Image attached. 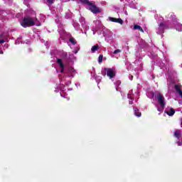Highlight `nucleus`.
I'll use <instances>...</instances> for the list:
<instances>
[{
	"label": "nucleus",
	"mask_w": 182,
	"mask_h": 182,
	"mask_svg": "<svg viewBox=\"0 0 182 182\" xmlns=\"http://www.w3.org/2000/svg\"><path fill=\"white\" fill-rule=\"evenodd\" d=\"M102 76H107L114 82V77H116V69L115 68H103L101 71Z\"/></svg>",
	"instance_id": "5"
},
{
	"label": "nucleus",
	"mask_w": 182,
	"mask_h": 182,
	"mask_svg": "<svg viewBox=\"0 0 182 182\" xmlns=\"http://www.w3.org/2000/svg\"><path fill=\"white\" fill-rule=\"evenodd\" d=\"M4 48H6V49H8L9 48V44H5Z\"/></svg>",
	"instance_id": "30"
},
{
	"label": "nucleus",
	"mask_w": 182,
	"mask_h": 182,
	"mask_svg": "<svg viewBox=\"0 0 182 182\" xmlns=\"http://www.w3.org/2000/svg\"><path fill=\"white\" fill-rule=\"evenodd\" d=\"M156 97L158 99L159 105H156V107L157 108L158 112H163L166 106V102H164V96H163L161 93L158 92Z\"/></svg>",
	"instance_id": "6"
},
{
	"label": "nucleus",
	"mask_w": 182,
	"mask_h": 182,
	"mask_svg": "<svg viewBox=\"0 0 182 182\" xmlns=\"http://www.w3.org/2000/svg\"><path fill=\"white\" fill-rule=\"evenodd\" d=\"M21 25L23 28H29V26H41V21L36 18V12L31 11L30 16H26L21 21Z\"/></svg>",
	"instance_id": "2"
},
{
	"label": "nucleus",
	"mask_w": 182,
	"mask_h": 182,
	"mask_svg": "<svg viewBox=\"0 0 182 182\" xmlns=\"http://www.w3.org/2000/svg\"><path fill=\"white\" fill-rule=\"evenodd\" d=\"M57 63L60 69V73H65V74L68 75V77H60V80L62 86H69L72 83L70 80H69V77H75V75H76V70L73 67H69L68 69H66V65H63V61H62V59H57Z\"/></svg>",
	"instance_id": "1"
},
{
	"label": "nucleus",
	"mask_w": 182,
	"mask_h": 182,
	"mask_svg": "<svg viewBox=\"0 0 182 182\" xmlns=\"http://www.w3.org/2000/svg\"><path fill=\"white\" fill-rule=\"evenodd\" d=\"M115 86H120V85L122 84V82H120V80H117V82H114Z\"/></svg>",
	"instance_id": "26"
},
{
	"label": "nucleus",
	"mask_w": 182,
	"mask_h": 182,
	"mask_svg": "<svg viewBox=\"0 0 182 182\" xmlns=\"http://www.w3.org/2000/svg\"><path fill=\"white\" fill-rule=\"evenodd\" d=\"M93 35H96V32L95 31H93Z\"/></svg>",
	"instance_id": "35"
},
{
	"label": "nucleus",
	"mask_w": 182,
	"mask_h": 182,
	"mask_svg": "<svg viewBox=\"0 0 182 182\" xmlns=\"http://www.w3.org/2000/svg\"><path fill=\"white\" fill-rule=\"evenodd\" d=\"M0 55H4V51H0Z\"/></svg>",
	"instance_id": "33"
},
{
	"label": "nucleus",
	"mask_w": 182,
	"mask_h": 182,
	"mask_svg": "<svg viewBox=\"0 0 182 182\" xmlns=\"http://www.w3.org/2000/svg\"><path fill=\"white\" fill-rule=\"evenodd\" d=\"M134 31H140V32H142V33L144 32V31L143 30V28H141V26H139V25H137V24H136V25L134 26Z\"/></svg>",
	"instance_id": "17"
},
{
	"label": "nucleus",
	"mask_w": 182,
	"mask_h": 182,
	"mask_svg": "<svg viewBox=\"0 0 182 182\" xmlns=\"http://www.w3.org/2000/svg\"><path fill=\"white\" fill-rule=\"evenodd\" d=\"M181 68H182V64H181Z\"/></svg>",
	"instance_id": "40"
},
{
	"label": "nucleus",
	"mask_w": 182,
	"mask_h": 182,
	"mask_svg": "<svg viewBox=\"0 0 182 182\" xmlns=\"http://www.w3.org/2000/svg\"><path fill=\"white\" fill-rule=\"evenodd\" d=\"M174 136L177 139L176 143L178 146H182V132L180 129L174 132Z\"/></svg>",
	"instance_id": "9"
},
{
	"label": "nucleus",
	"mask_w": 182,
	"mask_h": 182,
	"mask_svg": "<svg viewBox=\"0 0 182 182\" xmlns=\"http://www.w3.org/2000/svg\"><path fill=\"white\" fill-rule=\"evenodd\" d=\"M134 114L136 117H141V112L137 109V108H134Z\"/></svg>",
	"instance_id": "16"
},
{
	"label": "nucleus",
	"mask_w": 182,
	"mask_h": 182,
	"mask_svg": "<svg viewBox=\"0 0 182 182\" xmlns=\"http://www.w3.org/2000/svg\"><path fill=\"white\" fill-rule=\"evenodd\" d=\"M172 16V21L173 22V26L169 24V26H171L172 28H174L176 31H178V32H182V24L180 23L178 21H176V16L173 15Z\"/></svg>",
	"instance_id": "8"
},
{
	"label": "nucleus",
	"mask_w": 182,
	"mask_h": 182,
	"mask_svg": "<svg viewBox=\"0 0 182 182\" xmlns=\"http://www.w3.org/2000/svg\"><path fill=\"white\" fill-rule=\"evenodd\" d=\"M129 105H133V101H129Z\"/></svg>",
	"instance_id": "34"
},
{
	"label": "nucleus",
	"mask_w": 182,
	"mask_h": 182,
	"mask_svg": "<svg viewBox=\"0 0 182 182\" xmlns=\"http://www.w3.org/2000/svg\"><path fill=\"white\" fill-rule=\"evenodd\" d=\"M74 28L76 29V31H79L80 29L79 24L77 23H75Z\"/></svg>",
	"instance_id": "24"
},
{
	"label": "nucleus",
	"mask_w": 182,
	"mask_h": 182,
	"mask_svg": "<svg viewBox=\"0 0 182 182\" xmlns=\"http://www.w3.org/2000/svg\"><path fill=\"white\" fill-rule=\"evenodd\" d=\"M158 19V23H159V28L156 29V33L158 35H161V33H164V29H171L173 28L171 26H170V23L168 21H164V18L163 17L159 16V15L155 16V18Z\"/></svg>",
	"instance_id": "3"
},
{
	"label": "nucleus",
	"mask_w": 182,
	"mask_h": 182,
	"mask_svg": "<svg viewBox=\"0 0 182 182\" xmlns=\"http://www.w3.org/2000/svg\"><path fill=\"white\" fill-rule=\"evenodd\" d=\"M117 90V87H116Z\"/></svg>",
	"instance_id": "41"
},
{
	"label": "nucleus",
	"mask_w": 182,
	"mask_h": 182,
	"mask_svg": "<svg viewBox=\"0 0 182 182\" xmlns=\"http://www.w3.org/2000/svg\"><path fill=\"white\" fill-rule=\"evenodd\" d=\"M5 42H8V35L6 34H1L0 35V43H5Z\"/></svg>",
	"instance_id": "13"
},
{
	"label": "nucleus",
	"mask_w": 182,
	"mask_h": 182,
	"mask_svg": "<svg viewBox=\"0 0 182 182\" xmlns=\"http://www.w3.org/2000/svg\"><path fill=\"white\" fill-rule=\"evenodd\" d=\"M146 96H147V97H149V99H153V97H154V92H146Z\"/></svg>",
	"instance_id": "19"
},
{
	"label": "nucleus",
	"mask_w": 182,
	"mask_h": 182,
	"mask_svg": "<svg viewBox=\"0 0 182 182\" xmlns=\"http://www.w3.org/2000/svg\"><path fill=\"white\" fill-rule=\"evenodd\" d=\"M133 90H130L128 93L127 97L128 99H131V100H133Z\"/></svg>",
	"instance_id": "20"
},
{
	"label": "nucleus",
	"mask_w": 182,
	"mask_h": 182,
	"mask_svg": "<svg viewBox=\"0 0 182 182\" xmlns=\"http://www.w3.org/2000/svg\"><path fill=\"white\" fill-rule=\"evenodd\" d=\"M73 53H77V52H79V48L76 47L75 50H73Z\"/></svg>",
	"instance_id": "29"
},
{
	"label": "nucleus",
	"mask_w": 182,
	"mask_h": 182,
	"mask_svg": "<svg viewBox=\"0 0 182 182\" xmlns=\"http://www.w3.org/2000/svg\"><path fill=\"white\" fill-rule=\"evenodd\" d=\"M80 22L83 29H85V31H87V29H89V26H87V25H86V21L85 20V18L81 17L80 18Z\"/></svg>",
	"instance_id": "12"
},
{
	"label": "nucleus",
	"mask_w": 182,
	"mask_h": 182,
	"mask_svg": "<svg viewBox=\"0 0 182 182\" xmlns=\"http://www.w3.org/2000/svg\"><path fill=\"white\" fill-rule=\"evenodd\" d=\"M107 21H109V22H115L116 23H119L120 25H123V23H124L122 18H117L114 17H108Z\"/></svg>",
	"instance_id": "11"
},
{
	"label": "nucleus",
	"mask_w": 182,
	"mask_h": 182,
	"mask_svg": "<svg viewBox=\"0 0 182 182\" xmlns=\"http://www.w3.org/2000/svg\"><path fill=\"white\" fill-rule=\"evenodd\" d=\"M69 46L71 48V49H72V45H70V44H69Z\"/></svg>",
	"instance_id": "37"
},
{
	"label": "nucleus",
	"mask_w": 182,
	"mask_h": 182,
	"mask_svg": "<svg viewBox=\"0 0 182 182\" xmlns=\"http://www.w3.org/2000/svg\"><path fill=\"white\" fill-rule=\"evenodd\" d=\"M122 52V50L120 49H117L113 52L114 55H117V53H120Z\"/></svg>",
	"instance_id": "25"
},
{
	"label": "nucleus",
	"mask_w": 182,
	"mask_h": 182,
	"mask_svg": "<svg viewBox=\"0 0 182 182\" xmlns=\"http://www.w3.org/2000/svg\"><path fill=\"white\" fill-rule=\"evenodd\" d=\"M165 113H166L168 116H173L176 113V111L173 108H167Z\"/></svg>",
	"instance_id": "15"
},
{
	"label": "nucleus",
	"mask_w": 182,
	"mask_h": 182,
	"mask_svg": "<svg viewBox=\"0 0 182 182\" xmlns=\"http://www.w3.org/2000/svg\"><path fill=\"white\" fill-rule=\"evenodd\" d=\"M54 1H55V0H47V2H48V4H50V5H52V4H53Z\"/></svg>",
	"instance_id": "28"
},
{
	"label": "nucleus",
	"mask_w": 182,
	"mask_h": 182,
	"mask_svg": "<svg viewBox=\"0 0 182 182\" xmlns=\"http://www.w3.org/2000/svg\"><path fill=\"white\" fill-rule=\"evenodd\" d=\"M103 36L105 38L106 42L108 43H113V33L110 30L105 28L103 31Z\"/></svg>",
	"instance_id": "7"
},
{
	"label": "nucleus",
	"mask_w": 182,
	"mask_h": 182,
	"mask_svg": "<svg viewBox=\"0 0 182 182\" xmlns=\"http://www.w3.org/2000/svg\"><path fill=\"white\" fill-rule=\"evenodd\" d=\"M64 85H62L60 84V90H61L60 92V96L62 97H65L67 100H69V98H68V94L66 92H65V90L63 88Z\"/></svg>",
	"instance_id": "14"
},
{
	"label": "nucleus",
	"mask_w": 182,
	"mask_h": 182,
	"mask_svg": "<svg viewBox=\"0 0 182 182\" xmlns=\"http://www.w3.org/2000/svg\"><path fill=\"white\" fill-rule=\"evenodd\" d=\"M55 22L56 23H59V22H60V20L55 19Z\"/></svg>",
	"instance_id": "31"
},
{
	"label": "nucleus",
	"mask_w": 182,
	"mask_h": 182,
	"mask_svg": "<svg viewBox=\"0 0 182 182\" xmlns=\"http://www.w3.org/2000/svg\"><path fill=\"white\" fill-rule=\"evenodd\" d=\"M127 2H129V1H130V0H125Z\"/></svg>",
	"instance_id": "39"
},
{
	"label": "nucleus",
	"mask_w": 182,
	"mask_h": 182,
	"mask_svg": "<svg viewBox=\"0 0 182 182\" xmlns=\"http://www.w3.org/2000/svg\"><path fill=\"white\" fill-rule=\"evenodd\" d=\"M63 56L65 58L68 62H74V60H76V57L73 54H69L68 56V53H63Z\"/></svg>",
	"instance_id": "10"
},
{
	"label": "nucleus",
	"mask_w": 182,
	"mask_h": 182,
	"mask_svg": "<svg viewBox=\"0 0 182 182\" xmlns=\"http://www.w3.org/2000/svg\"><path fill=\"white\" fill-rule=\"evenodd\" d=\"M55 92H58V90H55Z\"/></svg>",
	"instance_id": "42"
},
{
	"label": "nucleus",
	"mask_w": 182,
	"mask_h": 182,
	"mask_svg": "<svg viewBox=\"0 0 182 182\" xmlns=\"http://www.w3.org/2000/svg\"><path fill=\"white\" fill-rule=\"evenodd\" d=\"M124 14H125V15H127V11H125V12H124Z\"/></svg>",
	"instance_id": "36"
},
{
	"label": "nucleus",
	"mask_w": 182,
	"mask_h": 182,
	"mask_svg": "<svg viewBox=\"0 0 182 182\" xmlns=\"http://www.w3.org/2000/svg\"><path fill=\"white\" fill-rule=\"evenodd\" d=\"M95 80L97 83H100L102 82V77L101 76H96L95 77Z\"/></svg>",
	"instance_id": "22"
},
{
	"label": "nucleus",
	"mask_w": 182,
	"mask_h": 182,
	"mask_svg": "<svg viewBox=\"0 0 182 182\" xmlns=\"http://www.w3.org/2000/svg\"><path fill=\"white\" fill-rule=\"evenodd\" d=\"M167 76H168L169 77H171L170 74H167Z\"/></svg>",
	"instance_id": "38"
},
{
	"label": "nucleus",
	"mask_w": 182,
	"mask_h": 182,
	"mask_svg": "<svg viewBox=\"0 0 182 182\" xmlns=\"http://www.w3.org/2000/svg\"><path fill=\"white\" fill-rule=\"evenodd\" d=\"M21 43V38H17V40L15 42V45H19Z\"/></svg>",
	"instance_id": "27"
},
{
	"label": "nucleus",
	"mask_w": 182,
	"mask_h": 182,
	"mask_svg": "<svg viewBox=\"0 0 182 182\" xmlns=\"http://www.w3.org/2000/svg\"><path fill=\"white\" fill-rule=\"evenodd\" d=\"M81 4L87 5V9L92 12V14H97L102 12V9L95 5L94 1H89L87 0H79Z\"/></svg>",
	"instance_id": "4"
},
{
	"label": "nucleus",
	"mask_w": 182,
	"mask_h": 182,
	"mask_svg": "<svg viewBox=\"0 0 182 182\" xmlns=\"http://www.w3.org/2000/svg\"><path fill=\"white\" fill-rule=\"evenodd\" d=\"M99 50V45H95V46H93L92 48H91V52L92 53H95L96 51Z\"/></svg>",
	"instance_id": "18"
},
{
	"label": "nucleus",
	"mask_w": 182,
	"mask_h": 182,
	"mask_svg": "<svg viewBox=\"0 0 182 182\" xmlns=\"http://www.w3.org/2000/svg\"><path fill=\"white\" fill-rule=\"evenodd\" d=\"M130 80H133V75L129 76Z\"/></svg>",
	"instance_id": "32"
},
{
	"label": "nucleus",
	"mask_w": 182,
	"mask_h": 182,
	"mask_svg": "<svg viewBox=\"0 0 182 182\" xmlns=\"http://www.w3.org/2000/svg\"><path fill=\"white\" fill-rule=\"evenodd\" d=\"M70 43H71L72 45H76V40L73 38V37L70 38Z\"/></svg>",
	"instance_id": "21"
},
{
	"label": "nucleus",
	"mask_w": 182,
	"mask_h": 182,
	"mask_svg": "<svg viewBox=\"0 0 182 182\" xmlns=\"http://www.w3.org/2000/svg\"><path fill=\"white\" fill-rule=\"evenodd\" d=\"M98 62H99V63H102L103 62V55H99Z\"/></svg>",
	"instance_id": "23"
}]
</instances>
